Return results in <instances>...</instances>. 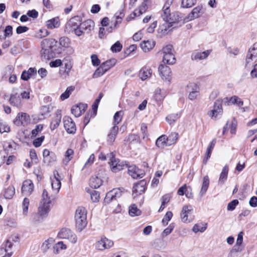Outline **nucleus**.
<instances>
[{
	"instance_id": "obj_45",
	"label": "nucleus",
	"mask_w": 257,
	"mask_h": 257,
	"mask_svg": "<svg viewBox=\"0 0 257 257\" xmlns=\"http://www.w3.org/2000/svg\"><path fill=\"white\" fill-rule=\"evenodd\" d=\"M67 245L63 241H59L53 247L54 253L58 254L61 250L67 249Z\"/></svg>"
},
{
	"instance_id": "obj_63",
	"label": "nucleus",
	"mask_w": 257,
	"mask_h": 257,
	"mask_svg": "<svg viewBox=\"0 0 257 257\" xmlns=\"http://www.w3.org/2000/svg\"><path fill=\"white\" fill-rule=\"evenodd\" d=\"M91 63L94 66H98L100 64V60L96 54H92L91 57Z\"/></svg>"
},
{
	"instance_id": "obj_17",
	"label": "nucleus",
	"mask_w": 257,
	"mask_h": 257,
	"mask_svg": "<svg viewBox=\"0 0 257 257\" xmlns=\"http://www.w3.org/2000/svg\"><path fill=\"white\" fill-rule=\"evenodd\" d=\"M202 6H196L192 9L191 12L186 17L185 20L188 22L199 18L202 14Z\"/></svg>"
},
{
	"instance_id": "obj_19",
	"label": "nucleus",
	"mask_w": 257,
	"mask_h": 257,
	"mask_svg": "<svg viewBox=\"0 0 257 257\" xmlns=\"http://www.w3.org/2000/svg\"><path fill=\"white\" fill-rule=\"evenodd\" d=\"M62 114L60 110H57L52 117L50 124V129L53 131L57 128L61 121Z\"/></svg>"
},
{
	"instance_id": "obj_2",
	"label": "nucleus",
	"mask_w": 257,
	"mask_h": 257,
	"mask_svg": "<svg viewBox=\"0 0 257 257\" xmlns=\"http://www.w3.org/2000/svg\"><path fill=\"white\" fill-rule=\"evenodd\" d=\"M41 57L44 59H50L57 57L62 53V49L57 46V42L54 39H46L41 42Z\"/></svg>"
},
{
	"instance_id": "obj_13",
	"label": "nucleus",
	"mask_w": 257,
	"mask_h": 257,
	"mask_svg": "<svg viewBox=\"0 0 257 257\" xmlns=\"http://www.w3.org/2000/svg\"><path fill=\"white\" fill-rule=\"evenodd\" d=\"M187 89L189 92L188 97L191 100H195L199 95V86L195 81L190 82L187 85Z\"/></svg>"
},
{
	"instance_id": "obj_21",
	"label": "nucleus",
	"mask_w": 257,
	"mask_h": 257,
	"mask_svg": "<svg viewBox=\"0 0 257 257\" xmlns=\"http://www.w3.org/2000/svg\"><path fill=\"white\" fill-rule=\"evenodd\" d=\"M173 23L164 21L163 24H161L157 30V37L162 38L167 35L170 31L169 29L172 26L171 24Z\"/></svg>"
},
{
	"instance_id": "obj_64",
	"label": "nucleus",
	"mask_w": 257,
	"mask_h": 257,
	"mask_svg": "<svg viewBox=\"0 0 257 257\" xmlns=\"http://www.w3.org/2000/svg\"><path fill=\"white\" fill-rule=\"evenodd\" d=\"M143 37V33L142 30L136 32L132 37V39L135 42L140 41Z\"/></svg>"
},
{
	"instance_id": "obj_7",
	"label": "nucleus",
	"mask_w": 257,
	"mask_h": 257,
	"mask_svg": "<svg viewBox=\"0 0 257 257\" xmlns=\"http://www.w3.org/2000/svg\"><path fill=\"white\" fill-rule=\"evenodd\" d=\"M113 245V241L105 236L101 237L94 244L95 249L100 251L109 249L111 248Z\"/></svg>"
},
{
	"instance_id": "obj_46",
	"label": "nucleus",
	"mask_w": 257,
	"mask_h": 257,
	"mask_svg": "<svg viewBox=\"0 0 257 257\" xmlns=\"http://www.w3.org/2000/svg\"><path fill=\"white\" fill-rule=\"evenodd\" d=\"M196 2V0H182L181 7L184 9L190 8L195 5Z\"/></svg>"
},
{
	"instance_id": "obj_59",
	"label": "nucleus",
	"mask_w": 257,
	"mask_h": 257,
	"mask_svg": "<svg viewBox=\"0 0 257 257\" xmlns=\"http://www.w3.org/2000/svg\"><path fill=\"white\" fill-rule=\"evenodd\" d=\"M40 203L50 204L51 203L50 198L48 196V192L44 190L42 194V198Z\"/></svg>"
},
{
	"instance_id": "obj_4",
	"label": "nucleus",
	"mask_w": 257,
	"mask_h": 257,
	"mask_svg": "<svg viewBox=\"0 0 257 257\" xmlns=\"http://www.w3.org/2000/svg\"><path fill=\"white\" fill-rule=\"evenodd\" d=\"M160 52L163 55L162 61L164 64L173 65L175 63L176 59L172 45H167L164 46Z\"/></svg>"
},
{
	"instance_id": "obj_29",
	"label": "nucleus",
	"mask_w": 257,
	"mask_h": 257,
	"mask_svg": "<svg viewBox=\"0 0 257 257\" xmlns=\"http://www.w3.org/2000/svg\"><path fill=\"white\" fill-rule=\"evenodd\" d=\"M177 194L180 196H182L185 194L186 197L188 198H193L192 188L190 186H187L186 185H184L178 189Z\"/></svg>"
},
{
	"instance_id": "obj_47",
	"label": "nucleus",
	"mask_w": 257,
	"mask_h": 257,
	"mask_svg": "<svg viewBox=\"0 0 257 257\" xmlns=\"http://www.w3.org/2000/svg\"><path fill=\"white\" fill-rule=\"evenodd\" d=\"M180 117L178 113L171 114L166 117V120L168 123L172 124L175 123Z\"/></svg>"
},
{
	"instance_id": "obj_40",
	"label": "nucleus",
	"mask_w": 257,
	"mask_h": 257,
	"mask_svg": "<svg viewBox=\"0 0 257 257\" xmlns=\"http://www.w3.org/2000/svg\"><path fill=\"white\" fill-rule=\"evenodd\" d=\"M156 145L160 148H164L166 146H169L167 136L162 135L159 137L156 142Z\"/></svg>"
},
{
	"instance_id": "obj_43",
	"label": "nucleus",
	"mask_w": 257,
	"mask_h": 257,
	"mask_svg": "<svg viewBox=\"0 0 257 257\" xmlns=\"http://www.w3.org/2000/svg\"><path fill=\"white\" fill-rule=\"evenodd\" d=\"M209 185V179L208 176L203 177L202 186L200 190L201 195H204L207 191Z\"/></svg>"
},
{
	"instance_id": "obj_14",
	"label": "nucleus",
	"mask_w": 257,
	"mask_h": 257,
	"mask_svg": "<svg viewBox=\"0 0 257 257\" xmlns=\"http://www.w3.org/2000/svg\"><path fill=\"white\" fill-rule=\"evenodd\" d=\"M158 71L162 79L167 80L171 78L172 71L169 67L164 64H160L158 67Z\"/></svg>"
},
{
	"instance_id": "obj_42",
	"label": "nucleus",
	"mask_w": 257,
	"mask_h": 257,
	"mask_svg": "<svg viewBox=\"0 0 257 257\" xmlns=\"http://www.w3.org/2000/svg\"><path fill=\"white\" fill-rule=\"evenodd\" d=\"M128 213L131 216L135 217L141 215L142 214V211L140 209L138 208L136 205L132 204L129 207Z\"/></svg>"
},
{
	"instance_id": "obj_58",
	"label": "nucleus",
	"mask_w": 257,
	"mask_h": 257,
	"mask_svg": "<svg viewBox=\"0 0 257 257\" xmlns=\"http://www.w3.org/2000/svg\"><path fill=\"white\" fill-rule=\"evenodd\" d=\"M105 71L103 69L102 66L100 65L94 72L93 75V78H98L100 76H102L105 73Z\"/></svg>"
},
{
	"instance_id": "obj_60",
	"label": "nucleus",
	"mask_w": 257,
	"mask_h": 257,
	"mask_svg": "<svg viewBox=\"0 0 257 257\" xmlns=\"http://www.w3.org/2000/svg\"><path fill=\"white\" fill-rule=\"evenodd\" d=\"M148 9V6L146 3H143L142 5L139 7L138 9H136V11H137V13L138 14V16H140L143 14L145 13L146 10Z\"/></svg>"
},
{
	"instance_id": "obj_44",
	"label": "nucleus",
	"mask_w": 257,
	"mask_h": 257,
	"mask_svg": "<svg viewBox=\"0 0 257 257\" xmlns=\"http://www.w3.org/2000/svg\"><path fill=\"white\" fill-rule=\"evenodd\" d=\"M179 137L178 133L176 132L171 133L167 137L168 145L171 146L176 143Z\"/></svg>"
},
{
	"instance_id": "obj_39",
	"label": "nucleus",
	"mask_w": 257,
	"mask_h": 257,
	"mask_svg": "<svg viewBox=\"0 0 257 257\" xmlns=\"http://www.w3.org/2000/svg\"><path fill=\"white\" fill-rule=\"evenodd\" d=\"M207 227V223L204 222H199L195 224L193 228L192 231L196 233L198 232H203Z\"/></svg>"
},
{
	"instance_id": "obj_62",
	"label": "nucleus",
	"mask_w": 257,
	"mask_h": 257,
	"mask_svg": "<svg viewBox=\"0 0 257 257\" xmlns=\"http://www.w3.org/2000/svg\"><path fill=\"white\" fill-rule=\"evenodd\" d=\"M43 128L42 124H38L35 128L31 132L32 137H36L39 133H40Z\"/></svg>"
},
{
	"instance_id": "obj_9",
	"label": "nucleus",
	"mask_w": 257,
	"mask_h": 257,
	"mask_svg": "<svg viewBox=\"0 0 257 257\" xmlns=\"http://www.w3.org/2000/svg\"><path fill=\"white\" fill-rule=\"evenodd\" d=\"M31 122L30 116L25 112H19L13 120L14 123L18 126H25Z\"/></svg>"
},
{
	"instance_id": "obj_49",
	"label": "nucleus",
	"mask_w": 257,
	"mask_h": 257,
	"mask_svg": "<svg viewBox=\"0 0 257 257\" xmlns=\"http://www.w3.org/2000/svg\"><path fill=\"white\" fill-rule=\"evenodd\" d=\"M123 115V112L122 111H117L114 114L113 116L114 125H117L121 121Z\"/></svg>"
},
{
	"instance_id": "obj_28",
	"label": "nucleus",
	"mask_w": 257,
	"mask_h": 257,
	"mask_svg": "<svg viewBox=\"0 0 257 257\" xmlns=\"http://www.w3.org/2000/svg\"><path fill=\"white\" fill-rule=\"evenodd\" d=\"M122 191L119 188H115L108 192L105 196L104 201L105 202H109L110 200L116 197L121 196Z\"/></svg>"
},
{
	"instance_id": "obj_56",
	"label": "nucleus",
	"mask_w": 257,
	"mask_h": 257,
	"mask_svg": "<svg viewBox=\"0 0 257 257\" xmlns=\"http://www.w3.org/2000/svg\"><path fill=\"white\" fill-rule=\"evenodd\" d=\"M90 198L92 201L94 203H97L99 201L100 195L98 191H92L90 192Z\"/></svg>"
},
{
	"instance_id": "obj_52",
	"label": "nucleus",
	"mask_w": 257,
	"mask_h": 257,
	"mask_svg": "<svg viewBox=\"0 0 257 257\" xmlns=\"http://www.w3.org/2000/svg\"><path fill=\"white\" fill-rule=\"evenodd\" d=\"M74 151L72 149H68L65 154V159L64 162L67 164L73 157Z\"/></svg>"
},
{
	"instance_id": "obj_23",
	"label": "nucleus",
	"mask_w": 257,
	"mask_h": 257,
	"mask_svg": "<svg viewBox=\"0 0 257 257\" xmlns=\"http://www.w3.org/2000/svg\"><path fill=\"white\" fill-rule=\"evenodd\" d=\"M139 77L141 80L153 79V70L148 67H143L139 71Z\"/></svg>"
},
{
	"instance_id": "obj_32",
	"label": "nucleus",
	"mask_w": 257,
	"mask_h": 257,
	"mask_svg": "<svg viewBox=\"0 0 257 257\" xmlns=\"http://www.w3.org/2000/svg\"><path fill=\"white\" fill-rule=\"evenodd\" d=\"M60 26V21L58 17H55L48 20L46 22V26L49 29H54L59 28Z\"/></svg>"
},
{
	"instance_id": "obj_30",
	"label": "nucleus",
	"mask_w": 257,
	"mask_h": 257,
	"mask_svg": "<svg viewBox=\"0 0 257 257\" xmlns=\"http://www.w3.org/2000/svg\"><path fill=\"white\" fill-rule=\"evenodd\" d=\"M156 43L153 40H144L140 43V47L144 52H149L155 47Z\"/></svg>"
},
{
	"instance_id": "obj_24",
	"label": "nucleus",
	"mask_w": 257,
	"mask_h": 257,
	"mask_svg": "<svg viewBox=\"0 0 257 257\" xmlns=\"http://www.w3.org/2000/svg\"><path fill=\"white\" fill-rule=\"evenodd\" d=\"M223 102L228 105L233 104L238 107H241L243 104V101L239 97L235 95L231 97L224 98Z\"/></svg>"
},
{
	"instance_id": "obj_36",
	"label": "nucleus",
	"mask_w": 257,
	"mask_h": 257,
	"mask_svg": "<svg viewBox=\"0 0 257 257\" xmlns=\"http://www.w3.org/2000/svg\"><path fill=\"white\" fill-rule=\"evenodd\" d=\"M229 171V167L227 165H226L223 168L218 180V183L220 184H223L227 179L228 173Z\"/></svg>"
},
{
	"instance_id": "obj_37",
	"label": "nucleus",
	"mask_w": 257,
	"mask_h": 257,
	"mask_svg": "<svg viewBox=\"0 0 257 257\" xmlns=\"http://www.w3.org/2000/svg\"><path fill=\"white\" fill-rule=\"evenodd\" d=\"M15 194V188L14 186L10 185L6 188L4 191V197L7 199H11Z\"/></svg>"
},
{
	"instance_id": "obj_55",
	"label": "nucleus",
	"mask_w": 257,
	"mask_h": 257,
	"mask_svg": "<svg viewBox=\"0 0 257 257\" xmlns=\"http://www.w3.org/2000/svg\"><path fill=\"white\" fill-rule=\"evenodd\" d=\"M10 127L6 122L0 121V133L1 134L9 133L10 132Z\"/></svg>"
},
{
	"instance_id": "obj_50",
	"label": "nucleus",
	"mask_w": 257,
	"mask_h": 257,
	"mask_svg": "<svg viewBox=\"0 0 257 257\" xmlns=\"http://www.w3.org/2000/svg\"><path fill=\"white\" fill-rule=\"evenodd\" d=\"M54 240L53 238H49L46 240L42 245V248L43 250L46 251L48 250L51 245L53 244Z\"/></svg>"
},
{
	"instance_id": "obj_1",
	"label": "nucleus",
	"mask_w": 257,
	"mask_h": 257,
	"mask_svg": "<svg viewBox=\"0 0 257 257\" xmlns=\"http://www.w3.org/2000/svg\"><path fill=\"white\" fill-rule=\"evenodd\" d=\"M93 23L91 20H86L81 23L79 17L71 18L66 25V30L69 33H74L77 36L82 35L84 31H90Z\"/></svg>"
},
{
	"instance_id": "obj_35",
	"label": "nucleus",
	"mask_w": 257,
	"mask_h": 257,
	"mask_svg": "<svg viewBox=\"0 0 257 257\" xmlns=\"http://www.w3.org/2000/svg\"><path fill=\"white\" fill-rule=\"evenodd\" d=\"M118 131V127L117 125H114L111 127L107 135V141L108 142L110 143L114 142L117 134Z\"/></svg>"
},
{
	"instance_id": "obj_8",
	"label": "nucleus",
	"mask_w": 257,
	"mask_h": 257,
	"mask_svg": "<svg viewBox=\"0 0 257 257\" xmlns=\"http://www.w3.org/2000/svg\"><path fill=\"white\" fill-rule=\"evenodd\" d=\"M58 237L61 239H67L73 244L76 243L77 241L76 234L68 228H62L58 233Z\"/></svg>"
},
{
	"instance_id": "obj_16",
	"label": "nucleus",
	"mask_w": 257,
	"mask_h": 257,
	"mask_svg": "<svg viewBox=\"0 0 257 257\" xmlns=\"http://www.w3.org/2000/svg\"><path fill=\"white\" fill-rule=\"evenodd\" d=\"M124 16V14L120 11L118 13H116L113 18L114 19V22H111V25L107 29V31L109 33H111L113 29H116L121 24L122 20Z\"/></svg>"
},
{
	"instance_id": "obj_18",
	"label": "nucleus",
	"mask_w": 257,
	"mask_h": 257,
	"mask_svg": "<svg viewBox=\"0 0 257 257\" xmlns=\"http://www.w3.org/2000/svg\"><path fill=\"white\" fill-rule=\"evenodd\" d=\"M146 182L144 180H141L136 184L133 189V195L136 197L138 195L143 193L146 190Z\"/></svg>"
},
{
	"instance_id": "obj_51",
	"label": "nucleus",
	"mask_w": 257,
	"mask_h": 257,
	"mask_svg": "<svg viewBox=\"0 0 257 257\" xmlns=\"http://www.w3.org/2000/svg\"><path fill=\"white\" fill-rule=\"evenodd\" d=\"M49 35L48 31L45 29H39L35 34V37L38 39H42L46 37Z\"/></svg>"
},
{
	"instance_id": "obj_20",
	"label": "nucleus",
	"mask_w": 257,
	"mask_h": 257,
	"mask_svg": "<svg viewBox=\"0 0 257 257\" xmlns=\"http://www.w3.org/2000/svg\"><path fill=\"white\" fill-rule=\"evenodd\" d=\"M34 184L30 180L24 181L22 187V193L26 196L30 195L34 191Z\"/></svg>"
},
{
	"instance_id": "obj_27",
	"label": "nucleus",
	"mask_w": 257,
	"mask_h": 257,
	"mask_svg": "<svg viewBox=\"0 0 257 257\" xmlns=\"http://www.w3.org/2000/svg\"><path fill=\"white\" fill-rule=\"evenodd\" d=\"M128 173L134 179L142 178L143 175V171L135 165L130 166L128 167Z\"/></svg>"
},
{
	"instance_id": "obj_57",
	"label": "nucleus",
	"mask_w": 257,
	"mask_h": 257,
	"mask_svg": "<svg viewBox=\"0 0 257 257\" xmlns=\"http://www.w3.org/2000/svg\"><path fill=\"white\" fill-rule=\"evenodd\" d=\"M172 217L173 213L171 211L167 212L162 220L163 225H167L168 224L169 221L172 219Z\"/></svg>"
},
{
	"instance_id": "obj_33",
	"label": "nucleus",
	"mask_w": 257,
	"mask_h": 257,
	"mask_svg": "<svg viewBox=\"0 0 257 257\" xmlns=\"http://www.w3.org/2000/svg\"><path fill=\"white\" fill-rule=\"evenodd\" d=\"M50 210V204H46L40 203L38 208V215L39 216L43 218L46 217Z\"/></svg>"
},
{
	"instance_id": "obj_22",
	"label": "nucleus",
	"mask_w": 257,
	"mask_h": 257,
	"mask_svg": "<svg viewBox=\"0 0 257 257\" xmlns=\"http://www.w3.org/2000/svg\"><path fill=\"white\" fill-rule=\"evenodd\" d=\"M222 113V105L220 103L215 102L213 109L208 111L207 115L212 119H215L220 116Z\"/></svg>"
},
{
	"instance_id": "obj_5",
	"label": "nucleus",
	"mask_w": 257,
	"mask_h": 257,
	"mask_svg": "<svg viewBox=\"0 0 257 257\" xmlns=\"http://www.w3.org/2000/svg\"><path fill=\"white\" fill-rule=\"evenodd\" d=\"M173 0H166L165 3L163 7V13L162 17L164 21L170 23H176L179 20L178 15L171 14L170 10V6L173 3Z\"/></svg>"
},
{
	"instance_id": "obj_25",
	"label": "nucleus",
	"mask_w": 257,
	"mask_h": 257,
	"mask_svg": "<svg viewBox=\"0 0 257 257\" xmlns=\"http://www.w3.org/2000/svg\"><path fill=\"white\" fill-rule=\"evenodd\" d=\"M211 51L207 50L203 52L195 51L191 54V59L193 60H202L206 59L210 54Z\"/></svg>"
},
{
	"instance_id": "obj_3",
	"label": "nucleus",
	"mask_w": 257,
	"mask_h": 257,
	"mask_svg": "<svg viewBox=\"0 0 257 257\" xmlns=\"http://www.w3.org/2000/svg\"><path fill=\"white\" fill-rule=\"evenodd\" d=\"M87 214L86 209L82 206L77 208L75 213V227L77 231L80 232L87 226Z\"/></svg>"
},
{
	"instance_id": "obj_41",
	"label": "nucleus",
	"mask_w": 257,
	"mask_h": 257,
	"mask_svg": "<svg viewBox=\"0 0 257 257\" xmlns=\"http://www.w3.org/2000/svg\"><path fill=\"white\" fill-rule=\"evenodd\" d=\"M116 63V60L115 59H111L106 61L105 62L102 63L101 64V66L103 68L104 71L106 72L109 69H110L111 67L115 65Z\"/></svg>"
},
{
	"instance_id": "obj_53",
	"label": "nucleus",
	"mask_w": 257,
	"mask_h": 257,
	"mask_svg": "<svg viewBox=\"0 0 257 257\" xmlns=\"http://www.w3.org/2000/svg\"><path fill=\"white\" fill-rule=\"evenodd\" d=\"M122 49V45L118 41L111 46L110 50L113 53H117L120 52Z\"/></svg>"
},
{
	"instance_id": "obj_38",
	"label": "nucleus",
	"mask_w": 257,
	"mask_h": 257,
	"mask_svg": "<svg viewBox=\"0 0 257 257\" xmlns=\"http://www.w3.org/2000/svg\"><path fill=\"white\" fill-rule=\"evenodd\" d=\"M102 180L97 176H92L89 180V185L91 187L96 189L99 188L102 184Z\"/></svg>"
},
{
	"instance_id": "obj_48",
	"label": "nucleus",
	"mask_w": 257,
	"mask_h": 257,
	"mask_svg": "<svg viewBox=\"0 0 257 257\" xmlns=\"http://www.w3.org/2000/svg\"><path fill=\"white\" fill-rule=\"evenodd\" d=\"M30 204V199L25 197L22 202V211L23 213L25 215H27L28 213L29 206Z\"/></svg>"
},
{
	"instance_id": "obj_12",
	"label": "nucleus",
	"mask_w": 257,
	"mask_h": 257,
	"mask_svg": "<svg viewBox=\"0 0 257 257\" xmlns=\"http://www.w3.org/2000/svg\"><path fill=\"white\" fill-rule=\"evenodd\" d=\"M112 156L110 159V166L111 171L113 172L116 173L127 167V165L123 162H120L118 159L114 157L112 153L111 154Z\"/></svg>"
},
{
	"instance_id": "obj_26",
	"label": "nucleus",
	"mask_w": 257,
	"mask_h": 257,
	"mask_svg": "<svg viewBox=\"0 0 257 257\" xmlns=\"http://www.w3.org/2000/svg\"><path fill=\"white\" fill-rule=\"evenodd\" d=\"M87 107V104L79 103L72 106L71 112L75 117H79L84 112Z\"/></svg>"
},
{
	"instance_id": "obj_11",
	"label": "nucleus",
	"mask_w": 257,
	"mask_h": 257,
	"mask_svg": "<svg viewBox=\"0 0 257 257\" xmlns=\"http://www.w3.org/2000/svg\"><path fill=\"white\" fill-rule=\"evenodd\" d=\"M193 210V207L191 205H186L182 207L180 218L183 222L189 223L192 221L193 218L191 216Z\"/></svg>"
},
{
	"instance_id": "obj_54",
	"label": "nucleus",
	"mask_w": 257,
	"mask_h": 257,
	"mask_svg": "<svg viewBox=\"0 0 257 257\" xmlns=\"http://www.w3.org/2000/svg\"><path fill=\"white\" fill-rule=\"evenodd\" d=\"M74 87L73 86L68 87L66 91L63 93L60 96V98L62 100H64L67 98H68L71 92L74 90Z\"/></svg>"
},
{
	"instance_id": "obj_31",
	"label": "nucleus",
	"mask_w": 257,
	"mask_h": 257,
	"mask_svg": "<svg viewBox=\"0 0 257 257\" xmlns=\"http://www.w3.org/2000/svg\"><path fill=\"white\" fill-rule=\"evenodd\" d=\"M10 102L13 106L21 107L22 105V102L20 95L17 93H13L10 97Z\"/></svg>"
},
{
	"instance_id": "obj_6",
	"label": "nucleus",
	"mask_w": 257,
	"mask_h": 257,
	"mask_svg": "<svg viewBox=\"0 0 257 257\" xmlns=\"http://www.w3.org/2000/svg\"><path fill=\"white\" fill-rule=\"evenodd\" d=\"M254 63H257V43H254L248 49L245 58V67H250Z\"/></svg>"
},
{
	"instance_id": "obj_15",
	"label": "nucleus",
	"mask_w": 257,
	"mask_h": 257,
	"mask_svg": "<svg viewBox=\"0 0 257 257\" xmlns=\"http://www.w3.org/2000/svg\"><path fill=\"white\" fill-rule=\"evenodd\" d=\"M64 127L68 134H73L75 133L76 128L72 119L69 116H66L63 118Z\"/></svg>"
},
{
	"instance_id": "obj_61",
	"label": "nucleus",
	"mask_w": 257,
	"mask_h": 257,
	"mask_svg": "<svg viewBox=\"0 0 257 257\" xmlns=\"http://www.w3.org/2000/svg\"><path fill=\"white\" fill-rule=\"evenodd\" d=\"M59 44L62 47L67 48L70 46V40L66 37H62L59 40Z\"/></svg>"
},
{
	"instance_id": "obj_10",
	"label": "nucleus",
	"mask_w": 257,
	"mask_h": 257,
	"mask_svg": "<svg viewBox=\"0 0 257 257\" xmlns=\"http://www.w3.org/2000/svg\"><path fill=\"white\" fill-rule=\"evenodd\" d=\"M63 177L59 174L57 171H54L53 176L51 177V187L53 191L58 193L61 187V181Z\"/></svg>"
},
{
	"instance_id": "obj_34",
	"label": "nucleus",
	"mask_w": 257,
	"mask_h": 257,
	"mask_svg": "<svg viewBox=\"0 0 257 257\" xmlns=\"http://www.w3.org/2000/svg\"><path fill=\"white\" fill-rule=\"evenodd\" d=\"M37 69L35 68H30L27 71H24L21 75V78L23 80H28L33 78V77L37 75Z\"/></svg>"
}]
</instances>
